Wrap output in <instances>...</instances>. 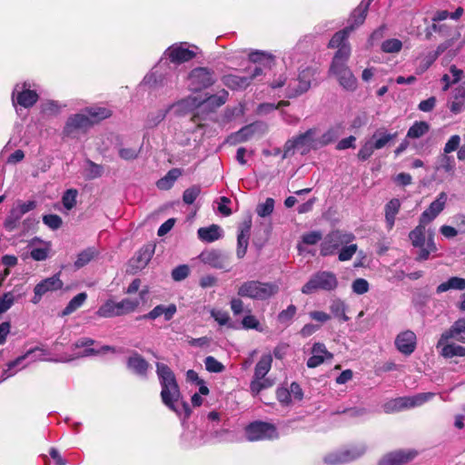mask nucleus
I'll use <instances>...</instances> for the list:
<instances>
[{"mask_svg": "<svg viewBox=\"0 0 465 465\" xmlns=\"http://www.w3.org/2000/svg\"><path fill=\"white\" fill-rule=\"evenodd\" d=\"M401 48L402 42L396 38L387 39L381 44V50L388 54H397Z\"/></svg>", "mask_w": 465, "mask_h": 465, "instance_id": "nucleus-52", "label": "nucleus"}, {"mask_svg": "<svg viewBox=\"0 0 465 465\" xmlns=\"http://www.w3.org/2000/svg\"><path fill=\"white\" fill-rule=\"evenodd\" d=\"M118 351H120L113 346L104 345L99 350L86 349L84 351L76 352L75 356L74 358L55 359V360H54V361H55V362H69L77 358L88 357L91 355H97V354H105L107 352L114 353V352H118Z\"/></svg>", "mask_w": 465, "mask_h": 465, "instance_id": "nucleus-32", "label": "nucleus"}, {"mask_svg": "<svg viewBox=\"0 0 465 465\" xmlns=\"http://www.w3.org/2000/svg\"><path fill=\"white\" fill-rule=\"evenodd\" d=\"M349 59L348 48L341 49L335 54L330 66L329 74L334 75L340 85L346 91L353 92L358 86L357 79L347 66Z\"/></svg>", "mask_w": 465, "mask_h": 465, "instance_id": "nucleus-5", "label": "nucleus"}, {"mask_svg": "<svg viewBox=\"0 0 465 465\" xmlns=\"http://www.w3.org/2000/svg\"><path fill=\"white\" fill-rule=\"evenodd\" d=\"M198 237L206 242H213L220 239L223 235V231L220 226L213 224L208 227H202L198 229Z\"/></svg>", "mask_w": 465, "mask_h": 465, "instance_id": "nucleus-33", "label": "nucleus"}, {"mask_svg": "<svg viewBox=\"0 0 465 465\" xmlns=\"http://www.w3.org/2000/svg\"><path fill=\"white\" fill-rule=\"evenodd\" d=\"M353 31V26H346L343 30L337 32L330 40L329 47L337 48L338 54L341 49L348 48L349 56L351 55V46L347 42V38L350 34Z\"/></svg>", "mask_w": 465, "mask_h": 465, "instance_id": "nucleus-26", "label": "nucleus"}, {"mask_svg": "<svg viewBox=\"0 0 465 465\" xmlns=\"http://www.w3.org/2000/svg\"><path fill=\"white\" fill-rule=\"evenodd\" d=\"M249 59L252 63H263L265 62L267 64H270L272 61L273 57L271 54L261 52V51H254L250 53Z\"/></svg>", "mask_w": 465, "mask_h": 465, "instance_id": "nucleus-61", "label": "nucleus"}, {"mask_svg": "<svg viewBox=\"0 0 465 465\" xmlns=\"http://www.w3.org/2000/svg\"><path fill=\"white\" fill-rule=\"evenodd\" d=\"M396 349L403 355L409 356L414 352L417 346V337L414 331L406 330L401 331L395 338Z\"/></svg>", "mask_w": 465, "mask_h": 465, "instance_id": "nucleus-18", "label": "nucleus"}, {"mask_svg": "<svg viewBox=\"0 0 465 465\" xmlns=\"http://www.w3.org/2000/svg\"><path fill=\"white\" fill-rule=\"evenodd\" d=\"M77 191L75 189H68L62 197V203L65 209L71 210L76 203Z\"/></svg>", "mask_w": 465, "mask_h": 465, "instance_id": "nucleus-56", "label": "nucleus"}, {"mask_svg": "<svg viewBox=\"0 0 465 465\" xmlns=\"http://www.w3.org/2000/svg\"><path fill=\"white\" fill-rule=\"evenodd\" d=\"M205 369L209 372L220 373L223 371L224 366L213 356H207L204 360Z\"/></svg>", "mask_w": 465, "mask_h": 465, "instance_id": "nucleus-58", "label": "nucleus"}, {"mask_svg": "<svg viewBox=\"0 0 465 465\" xmlns=\"http://www.w3.org/2000/svg\"><path fill=\"white\" fill-rule=\"evenodd\" d=\"M351 289L355 294L362 295L369 292L370 284L367 280L363 278H358L352 282Z\"/></svg>", "mask_w": 465, "mask_h": 465, "instance_id": "nucleus-60", "label": "nucleus"}, {"mask_svg": "<svg viewBox=\"0 0 465 465\" xmlns=\"http://www.w3.org/2000/svg\"><path fill=\"white\" fill-rule=\"evenodd\" d=\"M358 249L357 244L355 243H349L347 245H344L341 247L338 252V258L341 262H346L350 261L353 255L356 253Z\"/></svg>", "mask_w": 465, "mask_h": 465, "instance_id": "nucleus-53", "label": "nucleus"}, {"mask_svg": "<svg viewBox=\"0 0 465 465\" xmlns=\"http://www.w3.org/2000/svg\"><path fill=\"white\" fill-rule=\"evenodd\" d=\"M50 252V245L44 243L42 246L36 247L32 245L30 250V256L35 261H45L47 259Z\"/></svg>", "mask_w": 465, "mask_h": 465, "instance_id": "nucleus-50", "label": "nucleus"}, {"mask_svg": "<svg viewBox=\"0 0 465 465\" xmlns=\"http://www.w3.org/2000/svg\"><path fill=\"white\" fill-rule=\"evenodd\" d=\"M366 450L367 446L364 443H356L346 449L328 453L323 460L328 465H341L359 459Z\"/></svg>", "mask_w": 465, "mask_h": 465, "instance_id": "nucleus-9", "label": "nucleus"}, {"mask_svg": "<svg viewBox=\"0 0 465 465\" xmlns=\"http://www.w3.org/2000/svg\"><path fill=\"white\" fill-rule=\"evenodd\" d=\"M156 373L161 385L163 403L179 417L188 418L191 413L188 403L181 399V391L173 371L163 363H156Z\"/></svg>", "mask_w": 465, "mask_h": 465, "instance_id": "nucleus-3", "label": "nucleus"}, {"mask_svg": "<svg viewBox=\"0 0 465 465\" xmlns=\"http://www.w3.org/2000/svg\"><path fill=\"white\" fill-rule=\"evenodd\" d=\"M279 291L280 286L275 282L249 280L239 285L237 294L242 298L263 302L275 296Z\"/></svg>", "mask_w": 465, "mask_h": 465, "instance_id": "nucleus-4", "label": "nucleus"}, {"mask_svg": "<svg viewBox=\"0 0 465 465\" xmlns=\"http://www.w3.org/2000/svg\"><path fill=\"white\" fill-rule=\"evenodd\" d=\"M274 200L272 198H267L262 203L257 206V213L261 217H266L273 212Z\"/></svg>", "mask_w": 465, "mask_h": 465, "instance_id": "nucleus-62", "label": "nucleus"}, {"mask_svg": "<svg viewBox=\"0 0 465 465\" xmlns=\"http://www.w3.org/2000/svg\"><path fill=\"white\" fill-rule=\"evenodd\" d=\"M339 282L336 274L330 271H318L302 287L303 294H312L318 291L332 292L338 288Z\"/></svg>", "mask_w": 465, "mask_h": 465, "instance_id": "nucleus-7", "label": "nucleus"}, {"mask_svg": "<svg viewBox=\"0 0 465 465\" xmlns=\"http://www.w3.org/2000/svg\"><path fill=\"white\" fill-rule=\"evenodd\" d=\"M262 74V69L260 66L249 68L244 75L227 74L223 77V83L232 90H242L248 87L252 81Z\"/></svg>", "mask_w": 465, "mask_h": 465, "instance_id": "nucleus-13", "label": "nucleus"}, {"mask_svg": "<svg viewBox=\"0 0 465 465\" xmlns=\"http://www.w3.org/2000/svg\"><path fill=\"white\" fill-rule=\"evenodd\" d=\"M155 250V245L149 243L140 249L137 254V267L143 268L151 261Z\"/></svg>", "mask_w": 465, "mask_h": 465, "instance_id": "nucleus-43", "label": "nucleus"}, {"mask_svg": "<svg viewBox=\"0 0 465 465\" xmlns=\"http://www.w3.org/2000/svg\"><path fill=\"white\" fill-rule=\"evenodd\" d=\"M272 383L268 379H256L253 376L252 381L250 384L251 391L257 395L261 391L271 387Z\"/></svg>", "mask_w": 465, "mask_h": 465, "instance_id": "nucleus-55", "label": "nucleus"}, {"mask_svg": "<svg viewBox=\"0 0 465 465\" xmlns=\"http://www.w3.org/2000/svg\"><path fill=\"white\" fill-rule=\"evenodd\" d=\"M372 0H362L360 5L351 13L349 25L347 26H353V30L359 27L365 21L369 6Z\"/></svg>", "mask_w": 465, "mask_h": 465, "instance_id": "nucleus-28", "label": "nucleus"}, {"mask_svg": "<svg viewBox=\"0 0 465 465\" xmlns=\"http://www.w3.org/2000/svg\"><path fill=\"white\" fill-rule=\"evenodd\" d=\"M436 171L452 177L456 170V162L453 156L441 153L436 163Z\"/></svg>", "mask_w": 465, "mask_h": 465, "instance_id": "nucleus-30", "label": "nucleus"}, {"mask_svg": "<svg viewBox=\"0 0 465 465\" xmlns=\"http://www.w3.org/2000/svg\"><path fill=\"white\" fill-rule=\"evenodd\" d=\"M354 239L355 236L351 232L340 230L332 231L321 242L320 253L323 257L333 255L341 247L352 242Z\"/></svg>", "mask_w": 465, "mask_h": 465, "instance_id": "nucleus-8", "label": "nucleus"}, {"mask_svg": "<svg viewBox=\"0 0 465 465\" xmlns=\"http://www.w3.org/2000/svg\"><path fill=\"white\" fill-rule=\"evenodd\" d=\"M199 259L204 264L215 269L229 271V255L218 250H206L201 252Z\"/></svg>", "mask_w": 465, "mask_h": 465, "instance_id": "nucleus-16", "label": "nucleus"}, {"mask_svg": "<svg viewBox=\"0 0 465 465\" xmlns=\"http://www.w3.org/2000/svg\"><path fill=\"white\" fill-rule=\"evenodd\" d=\"M95 255V250L93 248H88L86 250L82 251L78 253L77 258L74 262V266L79 269L86 265L88 262L92 261V259Z\"/></svg>", "mask_w": 465, "mask_h": 465, "instance_id": "nucleus-51", "label": "nucleus"}, {"mask_svg": "<svg viewBox=\"0 0 465 465\" xmlns=\"http://www.w3.org/2000/svg\"><path fill=\"white\" fill-rule=\"evenodd\" d=\"M104 168L90 160L87 161V168L85 169V174L88 179H95L102 176Z\"/></svg>", "mask_w": 465, "mask_h": 465, "instance_id": "nucleus-59", "label": "nucleus"}, {"mask_svg": "<svg viewBox=\"0 0 465 465\" xmlns=\"http://www.w3.org/2000/svg\"><path fill=\"white\" fill-rule=\"evenodd\" d=\"M418 452L414 450H398L384 455L379 461V465H402L412 460Z\"/></svg>", "mask_w": 465, "mask_h": 465, "instance_id": "nucleus-19", "label": "nucleus"}, {"mask_svg": "<svg viewBox=\"0 0 465 465\" xmlns=\"http://www.w3.org/2000/svg\"><path fill=\"white\" fill-rule=\"evenodd\" d=\"M438 349H440V354L444 358H453V357H464L465 356V347L456 344V343H449L444 342Z\"/></svg>", "mask_w": 465, "mask_h": 465, "instance_id": "nucleus-35", "label": "nucleus"}, {"mask_svg": "<svg viewBox=\"0 0 465 465\" xmlns=\"http://www.w3.org/2000/svg\"><path fill=\"white\" fill-rule=\"evenodd\" d=\"M252 226L251 219L244 221L239 226V233L237 236V250L236 254L239 259L244 257L249 245L250 231Z\"/></svg>", "mask_w": 465, "mask_h": 465, "instance_id": "nucleus-23", "label": "nucleus"}, {"mask_svg": "<svg viewBox=\"0 0 465 465\" xmlns=\"http://www.w3.org/2000/svg\"><path fill=\"white\" fill-rule=\"evenodd\" d=\"M84 112L88 117L94 121V124L99 121L104 120L111 116L112 112L110 109L103 106H89L84 109Z\"/></svg>", "mask_w": 465, "mask_h": 465, "instance_id": "nucleus-36", "label": "nucleus"}, {"mask_svg": "<svg viewBox=\"0 0 465 465\" xmlns=\"http://www.w3.org/2000/svg\"><path fill=\"white\" fill-rule=\"evenodd\" d=\"M374 151L375 148L373 147L371 141L369 139L360 148L358 152V158L361 161H366L372 155Z\"/></svg>", "mask_w": 465, "mask_h": 465, "instance_id": "nucleus-64", "label": "nucleus"}, {"mask_svg": "<svg viewBox=\"0 0 465 465\" xmlns=\"http://www.w3.org/2000/svg\"><path fill=\"white\" fill-rule=\"evenodd\" d=\"M401 208V202L399 199H391L385 205V220L388 229H391L395 223V217Z\"/></svg>", "mask_w": 465, "mask_h": 465, "instance_id": "nucleus-37", "label": "nucleus"}, {"mask_svg": "<svg viewBox=\"0 0 465 465\" xmlns=\"http://www.w3.org/2000/svg\"><path fill=\"white\" fill-rule=\"evenodd\" d=\"M420 221L419 225L416 226L409 234V238L414 247H422L425 244V225Z\"/></svg>", "mask_w": 465, "mask_h": 465, "instance_id": "nucleus-40", "label": "nucleus"}, {"mask_svg": "<svg viewBox=\"0 0 465 465\" xmlns=\"http://www.w3.org/2000/svg\"><path fill=\"white\" fill-rule=\"evenodd\" d=\"M117 303V310L120 315L127 314L134 312L140 304L139 299L125 298Z\"/></svg>", "mask_w": 465, "mask_h": 465, "instance_id": "nucleus-47", "label": "nucleus"}, {"mask_svg": "<svg viewBox=\"0 0 465 465\" xmlns=\"http://www.w3.org/2000/svg\"><path fill=\"white\" fill-rule=\"evenodd\" d=\"M201 106L202 99L198 96L190 95L173 104L169 106V109L176 115H183Z\"/></svg>", "mask_w": 465, "mask_h": 465, "instance_id": "nucleus-22", "label": "nucleus"}, {"mask_svg": "<svg viewBox=\"0 0 465 465\" xmlns=\"http://www.w3.org/2000/svg\"><path fill=\"white\" fill-rule=\"evenodd\" d=\"M340 134L341 127L339 125L333 126L324 133H321L316 127L310 128L286 141L283 145L282 158L292 157L297 152L305 155L312 150H318L334 142Z\"/></svg>", "mask_w": 465, "mask_h": 465, "instance_id": "nucleus-1", "label": "nucleus"}, {"mask_svg": "<svg viewBox=\"0 0 465 465\" xmlns=\"http://www.w3.org/2000/svg\"><path fill=\"white\" fill-rule=\"evenodd\" d=\"M397 136V133H388L385 129L377 130L370 138L375 150L384 148L389 144L390 142L394 140Z\"/></svg>", "mask_w": 465, "mask_h": 465, "instance_id": "nucleus-31", "label": "nucleus"}, {"mask_svg": "<svg viewBox=\"0 0 465 465\" xmlns=\"http://www.w3.org/2000/svg\"><path fill=\"white\" fill-rule=\"evenodd\" d=\"M448 47L447 45L441 44L438 45L435 51L428 52L427 54H421L419 59V64L416 69L418 74H423L427 71L430 66L436 61L440 54H442Z\"/></svg>", "mask_w": 465, "mask_h": 465, "instance_id": "nucleus-25", "label": "nucleus"}, {"mask_svg": "<svg viewBox=\"0 0 465 465\" xmlns=\"http://www.w3.org/2000/svg\"><path fill=\"white\" fill-rule=\"evenodd\" d=\"M450 339L465 343V318H460L454 322L450 328L440 335L436 347L439 348Z\"/></svg>", "mask_w": 465, "mask_h": 465, "instance_id": "nucleus-20", "label": "nucleus"}, {"mask_svg": "<svg viewBox=\"0 0 465 465\" xmlns=\"http://www.w3.org/2000/svg\"><path fill=\"white\" fill-rule=\"evenodd\" d=\"M449 290H465V279L460 277H450L448 281L441 282L437 287V293H442Z\"/></svg>", "mask_w": 465, "mask_h": 465, "instance_id": "nucleus-38", "label": "nucleus"}, {"mask_svg": "<svg viewBox=\"0 0 465 465\" xmlns=\"http://www.w3.org/2000/svg\"><path fill=\"white\" fill-rule=\"evenodd\" d=\"M245 436L249 441L273 440L278 438V432L274 425L254 421L245 428Z\"/></svg>", "mask_w": 465, "mask_h": 465, "instance_id": "nucleus-12", "label": "nucleus"}, {"mask_svg": "<svg viewBox=\"0 0 465 465\" xmlns=\"http://www.w3.org/2000/svg\"><path fill=\"white\" fill-rule=\"evenodd\" d=\"M169 111L171 110L168 107L166 109H160L154 113H151L147 117V125L149 127L156 126L165 118Z\"/></svg>", "mask_w": 465, "mask_h": 465, "instance_id": "nucleus-54", "label": "nucleus"}, {"mask_svg": "<svg viewBox=\"0 0 465 465\" xmlns=\"http://www.w3.org/2000/svg\"><path fill=\"white\" fill-rule=\"evenodd\" d=\"M430 130V124L424 121L415 122L408 130L407 137L418 139L425 135Z\"/></svg>", "mask_w": 465, "mask_h": 465, "instance_id": "nucleus-41", "label": "nucleus"}, {"mask_svg": "<svg viewBox=\"0 0 465 465\" xmlns=\"http://www.w3.org/2000/svg\"><path fill=\"white\" fill-rule=\"evenodd\" d=\"M347 305L340 299L335 298L331 301L330 311L333 317L338 318L341 322H348L349 317L346 315Z\"/></svg>", "mask_w": 465, "mask_h": 465, "instance_id": "nucleus-39", "label": "nucleus"}, {"mask_svg": "<svg viewBox=\"0 0 465 465\" xmlns=\"http://www.w3.org/2000/svg\"><path fill=\"white\" fill-rule=\"evenodd\" d=\"M176 312L177 308L173 303L169 304L168 306L161 304L155 306L151 312L144 314L142 318L146 320H155L160 316H163L165 321H170L173 319Z\"/></svg>", "mask_w": 465, "mask_h": 465, "instance_id": "nucleus-29", "label": "nucleus"}, {"mask_svg": "<svg viewBox=\"0 0 465 465\" xmlns=\"http://www.w3.org/2000/svg\"><path fill=\"white\" fill-rule=\"evenodd\" d=\"M332 354L329 352L325 345L316 342L312 348V356L307 361L308 368H316L323 363L325 359H331Z\"/></svg>", "mask_w": 465, "mask_h": 465, "instance_id": "nucleus-24", "label": "nucleus"}, {"mask_svg": "<svg viewBox=\"0 0 465 465\" xmlns=\"http://www.w3.org/2000/svg\"><path fill=\"white\" fill-rule=\"evenodd\" d=\"M94 125V121L86 115L84 110L81 113L71 114L64 126L63 135L69 138H77Z\"/></svg>", "mask_w": 465, "mask_h": 465, "instance_id": "nucleus-10", "label": "nucleus"}, {"mask_svg": "<svg viewBox=\"0 0 465 465\" xmlns=\"http://www.w3.org/2000/svg\"><path fill=\"white\" fill-rule=\"evenodd\" d=\"M242 327L246 330H255L262 331V328L257 318L252 314L246 315L242 321Z\"/></svg>", "mask_w": 465, "mask_h": 465, "instance_id": "nucleus-63", "label": "nucleus"}, {"mask_svg": "<svg viewBox=\"0 0 465 465\" xmlns=\"http://www.w3.org/2000/svg\"><path fill=\"white\" fill-rule=\"evenodd\" d=\"M87 294L85 292H80L75 295L66 305V307L62 312V315H69L79 309L86 301Z\"/></svg>", "mask_w": 465, "mask_h": 465, "instance_id": "nucleus-45", "label": "nucleus"}, {"mask_svg": "<svg viewBox=\"0 0 465 465\" xmlns=\"http://www.w3.org/2000/svg\"><path fill=\"white\" fill-rule=\"evenodd\" d=\"M62 287L63 282L61 281L58 273L44 279L35 285L32 302L37 304L41 301L43 295L49 292L58 291L62 289Z\"/></svg>", "mask_w": 465, "mask_h": 465, "instance_id": "nucleus-17", "label": "nucleus"}, {"mask_svg": "<svg viewBox=\"0 0 465 465\" xmlns=\"http://www.w3.org/2000/svg\"><path fill=\"white\" fill-rule=\"evenodd\" d=\"M448 200L446 193L441 192L430 206L421 213V223H429L433 221L444 209Z\"/></svg>", "mask_w": 465, "mask_h": 465, "instance_id": "nucleus-21", "label": "nucleus"}, {"mask_svg": "<svg viewBox=\"0 0 465 465\" xmlns=\"http://www.w3.org/2000/svg\"><path fill=\"white\" fill-rule=\"evenodd\" d=\"M228 95V92L223 90L217 94L209 96L206 100H202V106L213 108L220 107L226 103Z\"/></svg>", "mask_w": 465, "mask_h": 465, "instance_id": "nucleus-44", "label": "nucleus"}, {"mask_svg": "<svg viewBox=\"0 0 465 465\" xmlns=\"http://www.w3.org/2000/svg\"><path fill=\"white\" fill-rule=\"evenodd\" d=\"M97 315L104 318L119 316L117 303L112 300L105 302L97 311Z\"/></svg>", "mask_w": 465, "mask_h": 465, "instance_id": "nucleus-48", "label": "nucleus"}, {"mask_svg": "<svg viewBox=\"0 0 465 465\" xmlns=\"http://www.w3.org/2000/svg\"><path fill=\"white\" fill-rule=\"evenodd\" d=\"M198 46L192 45L188 42H178L170 45L163 54L159 64L153 70L147 74L143 80V84L149 87L167 86L169 79L159 74V67L163 61L169 60L174 64H182L193 60L198 54Z\"/></svg>", "mask_w": 465, "mask_h": 465, "instance_id": "nucleus-2", "label": "nucleus"}, {"mask_svg": "<svg viewBox=\"0 0 465 465\" xmlns=\"http://www.w3.org/2000/svg\"><path fill=\"white\" fill-rule=\"evenodd\" d=\"M316 73L317 69L313 67H306L302 69L298 75V85L292 87L291 83L288 84L287 95L289 97H293L307 92L312 85V82L314 80Z\"/></svg>", "mask_w": 465, "mask_h": 465, "instance_id": "nucleus-15", "label": "nucleus"}, {"mask_svg": "<svg viewBox=\"0 0 465 465\" xmlns=\"http://www.w3.org/2000/svg\"><path fill=\"white\" fill-rule=\"evenodd\" d=\"M36 351H41L42 355L45 354L44 350L36 347L35 349L29 350L24 355L17 357L15 360L9 361L6 364V369H5L2 372L0 382L7 380L10 377H13L18 371L16 368H19L21 366V364L23 363V361L25 360L30 358L31 356H32V358H31L30 362L36 361H47L46 359H45L41 356H35V354ZM49 361H54V360H49Z\"/></svg>", "mask_w": 465, "mask_h": 465, "instance_id": "nucleus-14", "label": "nucleus"}, {"mask_svg": "<svg viewBox=\"0 0 465 465\" xmlns=\"http://www.w3.org/2000/svg\"><path fill=\"white\" fill-rule=\"evenodd\" d=\"M186 81L191 91L200 92L214 84V73L207 67H195L190 71Z\"/></svg>", "mask_w": 465, "mask_h": 465, "instance_id": "nucleus-11", "label": "nucleus"}, {"mask_svg": "<svg viewBox=\"0 0 465 465\" xmlns=\"http://www.w3.org/2000/svg\"><path fill=\"white\" fill-rule=\"evenodd\" d=\"M450 111L457 114L465 110V88L461 87L456 90L453 100L450 105Z\"/></svg>", "mask_w": 465, "mask_h": 465, "instance_id": "nucleus-42", "label": "nucleus"}, {"mask_svg": "<svg viewBox=\"0 0 465 465\" xmlns=\"http://www.w3.org/2000/svg\"><path fill=\"white\" fill-rule=\"evenodd\" d=\"M127 368L141 377H146L150 364L140 354L134 352L127 360Z\"/></svg>", "mask_w": 465, "mask_h": 465, "instance_id": "nucleus-27", "label": "nucleus"}, {"mask_svg": "<svg viewBox=\"0 0 465 465\" xmlns=\"http://www.w3.org/2000/svg\"><path fill=\"white\" fill-rule=\"evenodd\" d=\"M297 308L295 305L291 304L285 310H282L278 314V321L282 324H289L294 315L296 314Z\"/></svg>", "mask_w": 465, "mask_h": 465, "instance_id": "nucleus-57", "label": "nucleus"}, {"mask_svg": "<svg viewBox=\"0 0 465 465\" xmlns=\"http://www.w3.org/2000/svg\"><path fill=\"white\" fill-rule=\"evenodd\" d=\"M12 104L17 114L32 108L39 100V85L33 80L16 83L11 94Z\"/></svg>", "mask_w": 465, "mask_h": 465, "instance_id": "nucleus-6", "label": "nucleus"}, {"mask_svg": "<svg viewBox=\"0 0 465 465\" xmlns=\"http://www.w3.org/2000/svg\"><path fill=\"white\" fill-rule=\"evenodd\" d=\"M258 128V124H252L246 125L235 133L232 136L235 142L243 143L252 137Z\"/></svg>", "mask_w": 465, "mask_h": 465, "instance_id": "nucleus-46", "label": "nucleus"}, {"mask_svg": "<svg viewBox=\"0 0 465 465\" xmlns=\"http://www.w3.org/2000/svg\"><path fill=\"white\" fill-rule=\"evenodd\" d=\"M64 107L65 104H62L58 101L47 100L41 104V112L46 115H57Z\"/></svg>", "mask_w": 465, "mask_h": 465, "instance_id": "nucleus-49", "label": "nucleus"}, {"mask_svg": "<svg viewBox=\"0 0 465 465\" xmlns=\"http://www.w3.org/2000/svg\"><path fill=\"white\" fill-rule=\"evenodd\" d=\"M272 356L271 353L262 355L255 365L253 376H255L256 379H264L272 368Z\"/></svg>", "mask_w": 465, "mask_h": 465, "instance_id": "nucleus-34", "label": "nucleus"}]
</instances>
